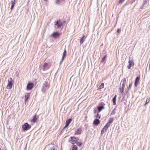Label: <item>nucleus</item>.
<instances>
[{"label":"nucleus","mask_w":150,"mask_h":150,"mask_svg":"<svg viewBox=\"0 0 150 150\" xmlns=\"http://www.w3.org/2000/svg\"><path fill=\"white\" fill-rule=\"evenodd\" d=\"M49 85L48 82L45 81L43 84L41 89L42 92L45 93L46 92L49 87Z\"/></svg>","instance_id":"f257e3e1"},{"label":"nucleus","mask_w":150,"mask_h":150,"mask_svg":"<svg viewBox=\"0 0 150 150\" xmlns=\"http://www.w3.org/2000/svg\"><path fill=\"white\" fill-rule=\"evenodd\" d=\"M8 83L6 88L8 89H10L12 88V85L13 80L10 77L8 79Z\"/></svg>","instance_id":"f03ea898"},{"label":"nucleus","mask_w":150,"mask_h":150,"mask_svg":"<svg viewBox=\"0 0 150 150\" xmlns=\"http://www.w3.org/2000/svg\"><path fill=\"white\" fill-rule=\"evenodd\" d=\"M31 125L28 123H25L22 126V129L25 131L31 128Z\"/></svg>","instance_id":"7ed1b4c3"},{"label":"nucleus","mask_w":150,"mask_h":150,"mask_svg":"<svg viewBox=\"0 0 150 150\" xmlns=\"http://www.w3.org/2000/svg\"><path fill=\"white\" fill-rule=\"evenodd\" d=\"M50 63H45L43 65V70L46 71L50 67Z\"/></svg>","instance_id":"20e7f679"},{"label":"nucleus","mask_w":150,"mask_h":150,"mask_svg":"<svg viewBox=\"0 0 150 150\" xmlns=\"http://www.w3.org/2000/svg\"><path fill=\"white\" fill-rule=\"evenodd\" d=\"M54 23L55 27V26H56L58 28H60L62 25V23L60 20L59 21L57 20V21Z\"/></svg>","instance_id":"39448f33"},{"label":"nucleus","mask_w":150,"mask_h":150,"mask_svg":"<svg viewBox=\"0 0 150 150\" xmlns=\"http://www.w3.org/2000/svg\"><path fill=\"white\" fill-rule=\"evenodd\" d=\"M34 84L32 83H28L27 86V90H30L32 89L33 87Z\"/></svg>","instance_id":"423d86ee"},{"label":"nucleus","mask_w":150,"mask_h":150,"mask_svg":"<svg viewBox=\"0 0 150 150\" xmlns=\"http://www.w3.org/2000/svg\"><path fill=\"white\" fill-rule=\"evenodd\" d=\"M109 127L107 125H105L103 128L102 129L101 131V134H103L104 132H105L106 131V130L108 129V127Z\"/></svg>","instance_id":"0eeeda50"},{"label":"nucleus","mask_w":150,"mask_h":150,"mask_svg":"<svg viewBox=\"0 0 150 150\" xmlns=\"http://www.w3.org/2000/svg\"><path fill=\"white\" fill-rule=\"evenodd\" d=\"M128 62L129 65L127 66V67L128 69H130L131 67H133L134 66V63L132 60L131 61L130 59H129Z\"/></svg>","instance_id":"6e6552de"},{"label":"nucleus","mask_w":150,"mask_h":150,"mask_svg":"<svg viewBox=\"0 0 150 150\" xmlns=\"http://www.w3.org/2000/svg\"><path fill=\"white\" fill-rule=\"evenodd\" d=\"M140 79V76H137L135 79L134 82V86L136 87L137 86V84H138Z\"/></svg>","instance_id":"1a4fd4ad"},{"label":"nucleus","mask_w":150,"mask_h":150,"mask_svg":"<svg viewBox=\"0 0 150 150\" xmlns=\"http://www.w3.org/2000/svg\"><path fill=\"white\" fill-rule=\"evenodd\" d=\"M100 123V121L98 119L96 118L94 120L93 124L95 125H97Z\"/></svg>","instance_id":"9d476101"},{"label":"nucleus","mask_w":150,"mask_h":150,"mask_svg":"<svg viewBox=\"0 0 150 150\" xmlns=\"http://www.w3.org/2000/svg\"><path fill=\"white\" fill-rule=\"evenodd\" d=\"M82 129L81 128H78L75 132V135L80 134H81Z\"/></svg>","instance_id":"9b49d317"},{"label":"nucleus","mask_w":150,"mask_h":150,"mask_svg":"<svg viewBox=\"0 0 150 150\" xmlns=\"http://www.w3.org/2000/svg\"><path fill=\"white\" fill-rule=\"evenodd\" d=\"M71 140L70 141L72 144H73L76 142L77 140H76V138L71 137Z\"/></svg>","instance_id":"f8f14e48"},{"label":"nucleus","mask_w":150,"mask_h":150,"mask_svg":"<svg viewBox=\"0 0 150 150\" xmlns=\"http://www.w3.org/2000/svg\"><path fill=\"white\" fill-rule=\"evenodd\" d=\"M113 120V118H110L108 120V122L106 125L109 127L110 124L112 122Z\"/></svg>","instance_id":"ddd939ff"},{"label":"nucleus","mask_w":150,"mask_h":150,"mask_svg":"<svg viewBox=\"0 0 150 150\" xmlns=\"http://www.w3.org/2000/svg\"><path fill=\"white\" fill-rule=\"evenodd\" d=\"M53 37L54 38H56L59 36V34L58 33V32H54L52 35Z\"/></svg>","instance_id":"4468645a"},{"label":"nucleus","mask_w":150,"mask_h":150,"mask_svg":"<svg viewBox=\"0 0 150 150\" xmlns=\"http://www.w3.org/2000/svg\"><path fill=\"white\" fill-rule=\"evenodd\" d=\"M86 36L85 35H83L82 38L80 39V42L81 45H82L83 42L86 39Z\"/></svg>","instance_id":"2eb2a0df"},{"label":"nucleus","mask_w":150,"mask_h":150,"mask_svg":"<svg viewBox=\"0 0 150 150\" xmlns=\"http://www.w3.org/2000/svg\"><path fill=\"white\" fill-rule=\"evenodd\" d=\"M104 108V107L103 105L98 106L97 107V109L98 110V112H100L101 110Z\"/></svg>","instance_id":"dca6fc26"},{"label":"nucleus","mask_w":150,"mask_h":150,"mask_svg":"<svg viewBox=\"0 0 150 150\" xmlns=\"http://www.w3.org/2000/svg\"><path fill=\"white\" fill-rule=\"evenodd\" d=\"M38 118V116H37L36 114H35L33 117L32 121L34 122H35L37 121V120Z\"/></svg>","instance_id":"f3484780"},{"label":"nucleus","mask_w":150,"mask_h":150,"mask_svg":"<svg viewBox=\"0 0 150 150\" xmlns=\"http://www.w3.org/2000/svg\"><path fill=\"white\" fill-rule=\"evenodd\" d=\"M71 121L72 119L71 118L69 119L66 120V127H67L69 126Z\"/></svg>","instance_id":"a211bd4d"},{"label":"nucleus","mask_w":150,"mask_h":150,"mask_svg":"<svg viewBox=\"0 0 150 150\" xmlns=\"http://www.w3.org/2000/svg\"><path fill=\"white\" fill-rule=\"evenodd\" d=\"M107 57V55H105L104 57L102 58L101 60V62L104 64H105L106 61V58Z\"/></svg>","instance_id":"6ab92c4d"},{"label":"nucleus","mask_w":150,"mask_h":150,"mask_svg":"<svg viewBox=\"0 0 150 150\" xmlns=\"http://www.w3.org/2000/svg\"><path fill=\"white\" fill-rule=\"evenodd\" d=\"M30 95V93H26L25 96V101H27L29 98Z\"/></svg>","instance_id":"aec40b11"},{"label":"nucleus","mask_w":150,"mask_h":150,"mask_svg":"<svg viewBox=\"0 0 150 150\" xmlns=\"http://www.w3.org/2000/svg\"><path fill=\"white\" fill-rule=\"evenodd\" d=\"M60 0H55L54 1L55 4L56 5H62Z\"/></svg>","instance_id":"412c9836"},{"label":"nucleus","mask_w":150,"mask_h":150,"mask_svg":"<svg viewBox=\"0 0 150 150\" xmlns=\"http://www.w3.org/2000/svg\"><path fill=\"white\" fill-rule=\"evenodd\" d=\"M122 84V87H125L126 84V79L124 78L122 80L121 84Z\"/></svg>","instance_id":"4be33fe9"},{"label":"nucleus","mask_w":150,"mask_h":150,"mask_svg":"<svg viewBox=\"0 0 150 150\" xmlns=\"http://www.w3.org/2000/svg\"><path fill=\"white\" fill-rule=\"evenodd\" d=\"M147 0H145L144 1L142 5V7L146 6L147 5Z\"/></svg>","instance_id":"5701e85b"},{"label":"nucleus","mask_w":150,"mask_h":150,"mask_svg":"<svg viewBox=\"0 0 150 150\" xmlns=\"http://www.w3.org/2000/svg\"><path fill=\"white\" fill-rule=\"evenodd\" d=\"M116 97H117V95H115L112 99V100L113 101V104L114 105H115L116 104Z\"/></svg>","instance_id":"b1692460"},{"label":"nucleus","mask_w":150,"mask_h":150,"mask_svg":"<svg viewBox=\"0 0 150 150\" xmlns=\"http://www.w3.org/2000/svg\"><path fill=\"white\" fill-rule=\"evenodd\" d=\"M132 83H130L129 84V87L127 88V91L126 92V93H128V91L131 88L132 86Z\"/></svg>","instance_id":"393cba45"},{"label":"nucleus","mask_w":150,"mask_h":150,"mask_svg":"<svg viewBox=\"0 0 150 150\" xmlns=\"http://www.w3.org/2000/svg\"><path fill=\"white\" fill-rule=\"evenodd\" d=\"M16 4V0L11 1V6H14Z\"/></svg>","instance_id":"a878e982"},{"label":"nucleus","mask_w":150,"mask_h":150,"mask_svg":"<svg viewBox=\"0 0 150 150\" xmlns=\"http://www.w3.org/2000/svg\"><path fill=\"white\" fill-rule=\"evenodd\" d=\"M95 117L98 118V119H100V115H99L98 113H97L96 115H95Z\"/></svg>","instance_id":"bb28decb"},{"label":"nucleus","mask_w":150,"mask_h":150,"mask_svg":"<svg viewBox=\"0 0 150 150\" xmlns=\"http://www.w3.org/2000/svg\"><path fill=\"white\" fill-rule=\"evenodd\" d=\"M124 87H122L121 88L120 87V92L121 93H123L124 89Z\"/></svg>","instance_id":"cd10ccee"},{"label":"nucleus","mask_w":150,"mask_h":150,"mask_svg":"<svg viewBox=\"0 0 150 150\" xmlns=\"http://www.w3.org/2000/svg\"><path fill=\"white\" fill-rule=\"evenodd\" d=\"M72 149H74L75 150H77V148L76 145L73 144V145Z\"/></svg>","instance_id":"c85d7f7f"},{"label":"nucleus","mask_w":150,"mask_h":150,"mask_svg":"<svg viewBox=\"0 0 150 150\" xmlns=\"http://www.w3.org/2000/svg\"><path fill=\"white\" fill-rule=\"evenodd\" d=\"M76 143L77 145L79 146H80L82 144V143L81 142H76Z\"/></svg>","instance_id":"c756f323"},{"label":"nucleus","mask_w":150,"mask_h":150,"mask_svg":"<svg viewBox=\"0 0 150 150\" xmlns=\"http://www.w3.org/2000/svg\"><path fill=\"white\" fill-rule=\"evenodd\" d=\"M66 53H67V52H66V50L65 49L64 50V51L63 53L62 56H63L64 57H65L66 55Z\"/></svg>","instance_id":"7c9ffc66"},{"label":"nucleus","mask_w":150,"mask_h":150,"mask_svg":"<svg viewBox=\"0 0 150 150\" xmlns=\"http://www.w3.org/2000/svg\"><path fill=\"white\" fill-rule=\"evenodd\" d=\"M104 84L103 83H102L100 86V88L101 89L104 87Z\"/></svg>","instance_id":"2f4dec72"},{"label":"nucleus","mask_w":150,"mask_h":150,"mask_svg":"<svg viewBox=\"0 0 150 150\" xmlns=\"http://www.w3.org/2000/svg\"><path fill=\"white\" fill-rule=\"evenodd\" d=\"M115 108H114L113 110L112 111L111 113L110 114V115H113L115 114Z\"/></svg>","instance_id":"473e14b6"},{"label":"nucleus","mask_w":150,"mask_h":150,"mask_svg":"<svg viewBox=\"0 0 150 150\" xmlns=\"http://www.w3.org/2000/svg\"><path fill=\"white\" fill-rule=\"evenodd\" d=\"M150 101V100L149 99H147L146 100V103L144 105H146Z\"/></svg>","instance_id":"72a5a7b5"},{"label":"nucleus","mask_w":150,"mask_h":150,"mask_svg":"<svg viewBox=\"0 0 150 150\" xmlns=\"http://www.w3.org/2000/svg\"><path fill=\"white\" fill-rule=\"evenodd\" d=\"M125 0H120L119 1V4H122L123 2Z\"/></svg>","instance_id":"f704fd0d"},{"label":"nucleus","mask_w":150,"mask_h":150,"mask_svg":"<svg viewBox=\"0 0 150 150\" xmlns=\"http://www.w3.org/2000/svg\"><path fill=\"white\" fill-rule=\"evenodd\" d=\"M121 32V29H118L117 30V33H119Z\"/></svg>","instance_id":"c9c22d12"},{"label":"nucleus","mask_w":150,"mask_h":150,"mask_svg":"<svg viewBox=\"0 0 150 150\" xmlns=\"http://www.w3.org/2000/svg\"><path fill=\"white\" fill-rule=\"evenodd\" d=\"M97 112V110H96V109H94L93 111V112L94 114H96Z\"/></svg>","instance_id":"e433bc0d"},{"label":"nucleus","mask_w":150,"mask_h":150,"mask_svg":"<svg viewBox=\"0 0 150 150\" xmlns=\"http://www.w3.org/2000/svg\"><path fill=\"white\" fill-rule=\"evenodd\" d=\"M14 7V6H11V10H12L13 9Z\"/></svg>","instance_id":"4c0bfd02"},{"label":"nucleus","mask_w":150,"mask_h":150,"mask_svg":"<svg viewBox=\"0 0 150 150\" xmlns=\"http://www.w3.org/2000/svg\"><path fill=\"white\" fill-rule=\"evenodd\" d=\"M64 57H64V56H62V58L61 60L63 61V60L64 59Z\"/></svg>","instance_id":"58836bf2"},{"label":"nucleus","mask_w":150,"mask_h":150,"mask_svg":"<svg viewBox=\"0 0 150 150\" xmlns=\"http://www.w3.org/2000/svg\"><path fill=\"white\" fill-rule=\"evenodd\" d=\"M64 57H64V56H62V58L61 60L63 61V60L64 59Z\"/></svg>","instance_id":"ea45409f"},{"label":"nucleus","mask_w":150,"mask_h":150,"mask_svg":"<svg viewBox=\"0 0 150 150\" xmlns=\"http://www.w3.org/2000/svg\"><path fill=\"white\" fill-rule=\"evenodd\" d=\"M62 61H63V60H61V61H60V64H61L62 63Z\"/></svg>","instance_id":"a19ab883"},{"label":"nucleus","mask_w":150,"mask_h":150,"mask_svg":"<svg viewBox=\"0 0 150 150\" xmlns=\"http://www.w3.org/2000/svg\"><path fill=\"white\" fill-rule=\"evenodd\" d=\"M62 61H63V60H61V61H60V64H61L62 63Z\"/></svg>","instance_id":"79ce46f5"},{"label":"nucleus","mask_w":150,"mask_h":150,"mask_svg":"<svg viewBox=\"0 0 150 150\" xmlns=\"http://www.w3.org/2000/svg\"><path fill=\"white\" fill-rule=\"evenodd\" d=\"M67 127H66V125L64 127V129H65V128H66Z\"/></svg>","instance_id":"37998d69"},{"label":"nucleus","mask_w":150,"mask_h":150,"mask_svg":"<svg viewBox=\"0 0 150 150\" xmlns=\"http://www.w3.org/2000/svg\"><path fill=\"white\" fill-rule=\"evenodd\" d=\"M52 149H53V150H55V149L54 148H53Z\"/></svg>","instance_id":"c03bdc74"},{"label":"nucleus","mask_w":150,"mask_h":150,"mask_svg":"<svg viewBox=\"0 0 150 150\" xmlns=\"http://www.w3.org/2000/svg\"><path fill=\"white\" fill-rule=\"evenodd\" d=\"M64 23H65V22H66V21H64Z\"/></svg>","instance_id":"a18cd8bd"},{"label":"nucleus","mask_w":150,"mask_h":150,"mask_svg":"<svg viewBox=\"0 0 150 150\" xmlns=\"http://www.w3.org/2000/svg\"><path fill=\"white\" fill-rule=\"evenodd\" d=\"M74 149H72V150H74Z\"/></svg>","instance_id":"49530a36"},{"label":"nucleus","mask_w":150,"mask_h":150,"mask_svg":"<svg viewBox=\"0 0 150 150\" xmlns=\"http://www.w3.org/2000/svg\"><path fill=\"white\" fill-rule=\"evenodd\" d=\"M44 0V1H46L47 0Z\"/></svg>","instance_id":"de8ad7c7"},{"label":"nucleus","mask_w":150,"mask_h":150,"mask_svg":"<svg viewBox=\"0 0 150 150\" xmlns=\"http://www.w3.org/2000/svg\"><path fill=\"white\" fill-rule=\"evenodd\" d=\"M0 150H1V148H0Z\"/></svg>","instance_id":"09e8293b"}]
</instances>
